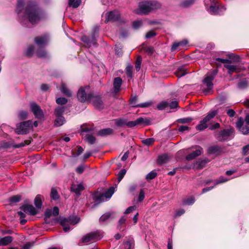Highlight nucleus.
<instances>
[{
    "label": "nucleus",
    "instance_id": "25",
    "mask_svg": "<svg viewBox=\"0 0 249 249\" xmlns=\"http://www.w3.org/2000/svg\"><path fill=\"white\" fill-rule=\"evenodd\" d=\"M13 238L11 236H7L0 239V246H6L11 243Z\"/></svg>",
    "mask_w": 249,
    "mask_h": 249
},
{
    "label": "nucleus",
    "instance_id": "59",
    "mask_svg": "<svg viewBox=\"0 0 249 249\" xmlns=\"http://www.w3.org/2000/svg\"><path fill=\"white\" fill-rule=\"evenodd\" d=\"M84 166L83 165H81L76 168V172L79 174H81L84 172Z\"/></svg>",
    "mask_w": 249,
    "mask_h": 249
},
{
    "label": "nucleus",
    "instance_id": "11",
    "mask_svg": "<svg viewBox=\"0 0 249 249\" xmlns=\"http://www.w3.org/2000/svg\"><path fill=\"white\" fill-rule=\"evenodd\" d=\"M97 33L94 31L89 36H84L81 37V40L87 47H90L96 45Z\"/></svg>",
    "mask_w": 249,
    "mask_h": 249
},
{
    "label": "nucleus",
    "instance_id": "22",
    "mask_svg": "<svg viewBox=\"0 0 249 249\" xmlns=\"http://www.w3.org/2000/svg\"><path fill=\"white\" fill-rule=\"evenodd\" d=\"M71 191L75 193L76 195L79 196L80 192L84 189L82 183H73L71 186Z\"/></svg>",
    "mask_w": 249,
    "mask_h": 249
},
{
    "label": "nucleus",
    "instance_id": "15",
    "mask_svg": "<svg viewBox=\"0 0 249 249\" xmlns=\"http://www.w3.org/2000/svg\"><path fill=\"white\" fill-rule=\"evenodd\" d=\"M49 40V36L47 35L36 37L35 39V43L40 48H42L46 46Z\"/></svg>",
    "mask_w": 249,
    "mask_h": 249
},
{
    "label": "nucleus",
    "instance_id": "1",
    "mask_svg": "<svg viewBox=\"0 0 249 249\" xmlns=\"http://www.w3.org/2000/svg\"><path fill=\"white\" fill-rule=\"evenodd\" d=\"M24 0H18L16 11L21 23L26 24L29 21L34 24L44 18V15L36 5L30 3L25 9L23 8Z\"/></svg>",
    "mask_w": 249,
    "mask_h": 249
},
{
    "label": "nucleus",
    "instance_id": "56",
    "mask_svg": "<svg viewBox=\"0 0 249 249\" xmlns=\"http://www.w3.org/2000/svg\"><path fill=\"white\" fill-rule=\"evenodd\" d=\"M239 130L243 134H247L249 133V127L248 126L243 125Z\"/></svg>",
    "mask_w": 249,
    "mask_h": 249
},
{
    "label": "nucleus",
    "instance_id": "19",
    "mask_svg": "<svg viewBox=\"0 0 249 249\" xmlns=\"http://www.w3.org/2000/svg\"><path fill=\"white\" fill-rule=\"evenodd\" d=\"M196 147L197 149L195 151L186 156V160H191L201 155L202 152V148L200 146H196Z\"/></svg>",
    "mask_w": 249,
    "mask_h": 249
},
{
    "label": "nucleus",
    "instance_id": "10",
    "mask_svg": "<svg viewBox=\"0 0 249 249\" xmlns=\"http://www.w3.org/2000/svg\"><path fill=\"white\" fill-rule=\"evenodd\" d=\"M217 73V71H213L212 72L207 73L203 82L207 86V89L204 91L207 94L213 88V81Z\"/></svg>",
    "mask_w": 249,
    "mask_h": 249
},
{
    "label": "nucleus",
    "instance_id": "35",
    "mask_svg": "<svg viewBox=\"0 0 249 249\" xmlns=\"http://www.w3.org/2000/svg\"><path fill=\"white\" fill-rule=\"evenodd\" d=\"M51 197L53 200H56L59 198V195L57 193L56 189L54 188H52L51 193Z\"/></svg>",
    "mask_w": 249,
    "mask_h": 249
},
{
    "label": "nucleus",
    "instance_id": "16",
    "mask_svg": "<svg viewBox=\"0 0 249 249\" xmlns=\"http://www.w3.org/2000/svg\"><path fill=\"white\" fill-rule=\"evenodd\" d=\"M54 115L56 117L54 125L56 126H59L62 125V107H58L56 108L54 111Z\"/></svg>",
    "mask_w": 249,
    "mask_h": 249
},
{
    "label": "nucleus",
    "instance_id": "46",
    "mask_svg": "<svg viewBox=\"0 0 249 249\" xmlns=\"http://www.w3.org/2000/svg\"><path fill=\"white\" fill-rule=\"evenodd\" d=\"M110 215L111 213H109L103 214L100 218V221L101 222H105L107 219L109 218Z\"/></svg>",
    "mask_w": 249,
    "mask_h": 249
},
{
    "label": "nucleus",
    "instance_id": "7",
    "mask_svg": "<svg viewBox=\"0 0 249 249\" xmlns=\"http://www.w3.org/2000/svg\"><path fill=\"white\" fill-rule=\"evenodd\" d=\"M80 221V217L75 215L70 216L68 218H63V231H69L73 229L71 226L77 224Z\"/></svg>",
    "mask_w": 249,
    "mask_h": 249
},
{
    "label": "nucleus",
    "instance_id": "41",
    "mask_svg": "<svg viewBox=\"0 0 249 249\" xmlns=\"http://www.w3.org/2000/svg\"><path fill=\"white\" fill-rule=\"evenodd\" d=\"M20 199L21 197L20 196H14L9 198V202L10 203H17L20 201Z\"/></svg>",
    "mask_w": 249,
    "mask_h": 249
},
{
    "label": "nucleus",
    "instance_id": "26",
    "mask_svg": "<svg viewBox=\"0 0 249 249\" xmlns=\"http://www.w3.org/2000/svg\"><path fill=\"white\" fill-rule=\"evenodd\" d=\"M169 159V157L167 154H163L160 156L157 160L158 163L159 164H162L167 162Z\"/></svg>",
    "mask_w": 249,
    "mask_h": 249
},
{
    "label": "nucleus",
    "instance_id": "36",
    "mask_svg": "<svg viewBox=\"0 0 249 249\" xmlns=\"http://www.w3.org/2000/svg\"><path fill=\"white\" fill-rule=\"evenodd\" d=\"M37 55L39 57L45 58L48 56V53L45 50L40 49L37 52Z\"/></svg>",
    "mask_w": 249,
    "mask_h": 249
},
{
    "label": "nucleus",
    "instance_id": "54",
    "mask_svg": "<svg viewBox=\"0 0 249 249\" xmlns=\"http://www.w3.org/2000/svg\"><path fill=\"white\" fill-rule=\"evenodd\" d=\"M144 197L145 194L144 191L142 189H141L138 196V201L139 202H142L144 199Z\"/></svg>",
    "mask_w": 249,
    "mask_h": 249
},
{
    "label": "nucleus",
    "instance_id": "12",
    "mask_svg": "<svg viewBox=\"0 0 249 249\" xmlns=\"http://www.w3.org/2000/svg\"><path fill=\"white\" fill-rule=\"evenodd\" d=\"M114 192L115 188L114 187H110L105 192V193L100 194L98 196H97L95 198V201L100 202L104 201L105 200V198L109 199L111 198Z\"/></svg>",
    "mask_w": 249,
    "mask_h": 249
},
{
    "label": "nucleus",
    "instance_id": "57",
    "mask_svg": "<svg viewBox=\"0 0 249 249\" xmlns=\"http://www.w3.org/2000/svg\"><path fill=\"white\" fill-rule=\"evenodd\" d=\"M136 209V206L135 205L132 206H130L127 208V209L125 210V211L124 212V213L125 214H128V213L132 212L133 211H134Z\"/></svg>",
    "mask_w": 249,
    "mask_h": 249
},
{
    "label": "nucleus",
    "instance_id": "17",
    "mask_svg": "<svg viewBox=\"0 0 249 249\" xmlns=\"http://www.w3.org/2000/svg\"><path fill=\"white\" fill-rule=\"evenodd\" d=\"M106 22L109 21H117L120 18V14L117 11H111L106 14Z\"/></svg>",
    "mask_w": 249,
    "mask_h": 249
},
{
    "label": "nucleus",
    "instance_id": "58",
    "mask_svg": "<svg viewBox=\"0 0 249 249\" xmlns=\"http://www.w3.org/2000/svg\"><path fill=\"white\" fill-rule=\"evenodd\" d=\"M137 97L136 96H132L129 100V102L130 104L132 105V107H133V105H137L138 104H136V102L137 101Z\"/></svg>",
    "mask_w": 249,
    "mask_h": 249
},
{
    "label": "nucleus",
    "instance_id": "18",
    "mask_svg": "<svg viewBox=\"0 0 249 249\" xmlns=\"http://www.w3.org/2000/svg\"><path fill=\"white\" fill-rule=\"evenodd\" d=\"M89 101L92 102V104L95 108L99 109L103 108V103L102 101L101 100L100 96H94L93 94L91 100Z\"/></svg>",
    "mask_w": 249,
    "mask_h": 249
},
{
    "label": "nucleus",
    "instance_id": "63",
    "mask_svg": "<svg viewBox=\"0 0 249 249\" xmlns=\"http://www.w3.org/2000/svg\"><path fill=\"white\" fill-rule=\"evenodd\" d=\"M33 245V243L31 242H27L24 244L20 249H31Z\"/></svg>",
    "mask_w": 249,
    "mask_h": 249
},
{
    "label": "nucleus",
    "instance_id": "53",
    "mask_svg": "<svg viewBox=\"0 0 249 249\" xmlns=\"http://www.w3.org/2000/svg\"><path fill=\"white\" fill-rule=\"evenodd\" d=\"M244 125V121L242 118L240 117L238 119L236 123V126L239 129Z\"/></svg>",
    "mask_w": 249,
    "mask_h": 249
},
{
    "label": "nucleus",
    "instance_id": "28",
    "mask_svg": "<svg viewBox=\"0 0 249 249\" xmlns=\"http://www.w3.org/2000/svg\"><path fill=\"white\" fill-rule=\"evenodd\" d=\"M187 73L185 66H181L178 69L176 75L178 77H182Z\"/></svg>",
    "mask_w": 249,
    "mask_h": 249
},
{
    "label": "nucleus",
    "instance_id": "38",
    "mask_svg": "<svg viewBox=\"0 0 249 249\" xmlns=\"http://www.w3.org/2000/svg\"><path fill=\"white\" fill-rule=\"evenodd\" d=\"M35 205L38 208H40L41 207L42 205L41 196L37 195L35 199Z\"/></svg>",
    "mask_w": 249,
    "mask_h": 249
},
{
    "label": "nucleus",
    "instance_id": "34",
    "mask_svg": "<svg viewBox=\"0 0 249 249\" xmlns=\"http://www.w3.org/2000/svg\"><path fill=\"white\" fill-rule=\"evenodd\" d=\"M169 103L167 101H162L157 105V108L159 110H163L168 107Z\"/></svg>",
    "mask_w": 249,
    "mask_h": 249
},
{
    "label": "nucleus",
    "instance_id": "21",
    "mask_svg": "<svg viewBox=\"0 0 249 249\" xmlns=\"http://www.w3.org/2000/svg\"><path fill=\"white\" fill-rule=\"evenodd\" d=\"M122 80L120 77H116L113 80V90L115 93H118L121 89L122 85Z\"/></svg>",
    "mask_w": 249,
    "mask_h": 249
},
{
    "label": "nucleus",
    "instance_id": "39",
    "mask_svg": "<svg viewBox=\"0 0 249 249\" xmlns=\"http://www.w3.org/2000/svg\"><path fill=\"white\" fill-rule=\"evenodd\" d=\"M248 86V82L246 79L241 80L238 84V87L240 89H245Z\"/></svg>",
    "mask_w": 249,
    "mask_h": 249
},
{
    "label": "nucleus",
    "instance_id": "64",
    "mask_svg": "<svg viewBox=\"0 0 249 249\" xmlns=\"http://www.w3.org/2000/svg\"><path fill=\"white\" fill-rule=\"evenodd\" d=\"M144 51L148 54L151 55L154 52V48L152 47H148L144 49Z\"/></svg>",
    "mask_w": 249,
    "mask_h": 249
},
{
    "label": "nucleus",
    "instance_id": "61",
    "mask_svg": "<svg viewBox=\"0 0 249 249\" xmlns=\"http://www.w3.org/2000/svg\"><path fill=\"white\" fill-rule=\"evenodd\" d=\"M28 113L25 111H21L19 113V117L21 119H25L27 116Z\"/></svg>",
    "mask_w": 249,
    "mask_h": 249
},
{
    "label": "nucleus",
    "instance_id": "45",
    "mask_svg": "<svg viewBox=\"0 0 249 249\" xmlns=\"http://www.w3.org/2000/svg\"><path fill=\"white\" fill-rule=\"evenodd\" d=\"M34 47L32 45H31V46H29L26 51V52H25V54L27 56H31L34 53Z\"/></svg>",
    "mask_w": 249,
    "mask_h": 249
},
{
    "label": "nucleus",
    "instance_id": "6",
    "mask_svg": "<svg viewBox=\"0 0 249 249\" xmlns=\"http://www.w3.org/2000/svg\"><path fill=\"white\" fill-rule=\"evenodd\" d=\"M103 237V232L101 231H96L90 232L84 236L79 243L81 245V243H87L90 242H94L100 240Z\"/></svg>",
    "mask_w": 249,
    "mask_h": 249
},
{
    "label": "nucleus",
    "instance_id": "55",
    "mask_svg": "<svg viewBox=\"0 0 249 249\" xmlns=\"http://www.w3.org/2000/svg\"><path fill=\"white\" fill-rule=\"evenodd\" d=\"M192 118L190 117L182 118L178 120V122L181 124H186L188 123H190L192 121Z\"/></svg>",
    "mask_w": 249,
    "mask_h": 249
},
{
    "label": "nucleus",
    "instance_id": "52",
    "mask_svg": "<svg viewBox=\"0 0 249 249\" xmlns=\"http://www.w3.org/2000/svg\"><path fill=\"white\" fill-rule=\"evenodd\" d=\"M229 180V178H224L223 177H220L219 178V179H218L217 180H216L215 181V185H217V184H220V183L225 182Z\"/></svg>",
    "mask_w": 249,
    "mask_h": 249
},
{
    "label": "nucleus",
    "instance_id": "51",
    "mask_svg": "<svg viewBox=\"0 0 249 249\" xmlns=\"http://www.w3.org/2000/svg\"><path fill=\"white\" fill-rule=\"evenodd\" d=\"M132 67L131 65L127 66L126 68V73L127 76L130 78L132 77Z\"/></svg>",
    "mask_w": 249,
    "mask_h": 249
},
{
    "label": "nucleus",
    "instance_id": "2",
    "mask_svg": "<svg viewBox=\"0 0 249 249\" xmlns=\"http://www.w3.org/2000/svg\"><path fill=\"white\" fill-rule=\"evenodd\" d=\"M160 7V3L157 1H143L140 3L139 7L136 13L139 15H146Z\"/></svg>",
    "mask_w": 249,
    "mask_h": 249
},
{
    "label": "nucleus",
    "instance_id": "8",
    "mask_svg": "<svg viewBox=\"0 0 249 249\" xmlns=\"http://www.w3.org/2000/svg\"><path fill=\"white\" fill-rule=\"evenodd\" d=\"M217 111L212 110L208 113L207 115L203 120L200 121L199 124L196 125V129L198 130H203L208 127L207 123L217 114Z\"/></svg>",
    "mask_w": 249,
    "mask_h": 249
},
{
    "label": "nucleus",
    "instance_id": "23",
    "mask_svg": "<svg viewBox=\"0 0 249 249\" xmlns=\"http://www.w3.org/2000/svg\"><path fill=\"white\" fill-rule=\"evenodd\" d=\"M24 212L28 213L32 215H35L37 214V212L32 205H27L21 207Z\"/></svg>",
    "mask_w": 249,
    "mask_h": 249
},
{
    "label": "nucleus",
    "instance_id": "30",
    "mask_svg": "<svg viewBox=\"0 0 249 249\" xmlns=\"http://www.w3.org/2000/svg\"><path fill=\"white\" fill-rule=\"evenodd\" d=\"M220 151V147L218 145H213L208 149V152L210 154H215Z\"/></svg>",
    "mask_w": 249,
    "mask_h": 249
},
{
    "label": "nucleus",
    "instance_id": "31",
    "mask_svg": "<svg viewBox=\"0 0 249 249\" xmlns=\"http://www.w3.org/2000/svg\"><path fill=\"white\" fill-rule=\"evenodd\" d=\"M81 3V0H69V5L73 8H76Z\"/></svg>",
    "mask_w": 249,
    "mask_h": 249
},
{
    "label": "nucleus",
    "instance_id": "29",
    "mask_svg": "<svg viewBox=\"0 0 249 249\" xmlns=\"http://www.w3.org/2000/svg\"><path fill=\"white\" fill-rule=\"evenodd\" d=\"M84 139L88 143L90 144L94 143L96 140L95 137L94 136L89 134H86L84 137Z\"/></svg>",
    "mask_w": 249,
    "mask_h": 249
},
{
    "label": "nucleus",
    "instance_id": "49",
    "mask_svg": "<svg viewBox=\"0 0 249 249\" xmlns=\"http://www.w3.org/2000/svg\"><path fill=\"white\" fill-rule=\"evenodd\" d=\"M195 199L193 197L187 198L184 200L183 204L187 205H191L194 203Z\"/></svg>",
    "mask_w": 249,
    "mask_h": 249
},
{
    "label": "nucleus",
    "instance_id": "40",
    "mask_svg": "<svg viewBox=\"0 0 249 249\" xmlns=\"http://www.w3.org/2000/svg\"><path fill=\"white\" fill-rule=\"evenodd\" d=\"M126 120L124 119H118L115 121V124L118 126H123L126 125Z\"/></svg>",
    "mask_w": 249,
    "mask_h": 249
},
{
    "label": "nucleus",
    "instance_id": "44",
    "mask_svg": "<svg viewBox=\"0 0 249 249\" xmlns=\"http://www.w3.org/2000/svg\"><path fill=\"white\" fill-rule=\"evenodd\" d=\"M157 176V173L154 171H152L150 173H149L146 176V179L147 180H151L154 179Z\"/></svg>",
    "mask_w": 249,
    "mask_h": 249
},
{
    "label": "nucleus",
    "instance_id": "9",
    "mask_svg": "<svg viewBox=\"0 0 249 249\" xmlns=\"http://www.w3.org/2000/svg\"><path fill=\"white\" fill-rule=\"evenodd\" d=\"M32 125V123L30 121L23 122L17 124L15 131L18 134H27L31 128Z\"/></svg>",
    "mask_w": 249,
    "mask_h": 249
},
{
    "label": "nucleus",
    "instance_id": "47",
    "mask_svg": "<svg viewBox=\"0 0 249 249\" xmlns=\"http://www.w3.org/2000/svg\"><path fill=\"white\" fill-rule=\"evenodd\" d=\"M126 174V170L124 169H122L118 174V180L120 182Z\"/></svg>",
    "mask_w": 249,
    "mask_h": 249
},
{
    "label": "nucleus",
    "instance_id": "27",
    "mask_svg": "<svg viewBox=\"0 0 249 249\" xmlns=\"http://www.w3.org/2000/svg\"><path fill=\"white\" fill-rule=\"evenodd\" d=\"M113 130L110 128L101 129L98 132V134L101 136H106L112 133Z\"/></svg>",
    "mask_w": 249,
    "mask_h": 249
},
{
    "label": "nucleus",
    "instance_id": "20",
    "mask_svg": "<svg viewBox=\"0 0 249 249\" xmlns=\"http://www.w3.org/2000/svg\"><path fill=\"white\" fill-rule=\"evenodd\" d=\"M188 42L186 39H183L180 41L174 42L172 46L171 51L174 52L177 50H179L182 47L185 46Z\"/></svg>",
    "mask_w": 249,
    "mask_h": 249
},
{
    "label": "nucleus",
    "instance_id": "33",
    "mask_svg": "<svg viewBox=\"0 0 249 249\" xmlns=\"http://www.w3.org/2000/svg\"><path fill=\"white\" fill-rule=\"evenodd\" d=\"M63 95H65L68 97H71L72 95L71 91L64 84H63Z\"/></svg>",
    "mask_w": 249,
    "mask_h": 249
},
{
    "label": "nucleus",
    "instance_id": "62",
    "mask_svg": "<svg viewBox=\"0 0 249 249\" xmlns=\"http://www.w3.org/2000/svg\"><path fill=\"white\" fill-rule=\"evenodd\" d=\"M168 107L172 109L178 107V103L177 101H172L170 103H169Z\"/></svg>",
    "mask_w": 249,
    "mask_h": 249
},
{
    "label": "nucleus",
    "instance_id": "13",
    "mask_svg": "<svg viewBox=\"0 0 249 249\" xmlns=\"http://www.w3.org/2000/svg\"><path fill=\"white\" fill-rule=\"evenodd\" d=\"M30 107L31 111L33 112L36 118L38 119H41L43 117L44 114L43 111L36 103H31L30 104Z\"/></svg>",
    "mask_w": 249,
    "mask_h": 249
},
{
    "label": "nucleus",
    "instance_id": "3",
    "mask_svg": "<svg viewBox=\"0 0 249 249\" xmlns=\"http://www.w3.org/2000/svg\"><path fill=\"white\" fill-rule=\"evenodd\" d=\"M204 4L208 12L211 15H221L226 10L224 6L214 0H204Z\"/></svg>",
    "mask_w": 249,
    "mask_h": 249
},
{
    "label": "nucleus",
    "instance_id": "43",
    "mask_svg": "<svg viewBox=\"0 0 249 249\" xmlns=\"http://www.w3.org/2000/svg\"><path fill=\"white\" fill-rule=\"evenodd\" d=\"M152 104L151 101H148L145 103L138 104L137 105H133L134 107H150Z\"/></svg>",
    "mask_w": 249,
    "mask_h": 249
},
{
    "label": "nucleus",
    "instance_id": "48",
    "mask_svg": "<svg viewBox=\"0 0 249 249\" xmlns=\"http://www.w3.org/2000/svg\"><path fill=\"white\" fill-rule=\"evenodd\" d=\"M142 142L145 145L149 146L155 142V140L154 138H150L143 140Z\"/></svg>",
    "mask_w": 249,
    "mask_h": 249
},
{
    "label": "nucleus",
    "instance_id": "24",
    "mask_svg": "<svg viewBox=\"0 0 249 249\" xmlns=\"http://www.w3.org/2000/svg\"><path fill=\"white\" fill-rule=\"evenodd\" d=\"M134 242L133 240L124 241L120 249H134Z\"/></svg>",
    "mask_w": 249,
    "mask_h": 249
},
{
    "label": "nucleus",
    "instance_id": "42",
    "mask_svg": "<svg viewBox=\"0 0 249 249\" xmlns=\"http://www.w3.org/2000/svg\"><path fill=\"white\" fill-rule=\"evenodd\" d=\"M142 61V57L141 56H139L136 59V63H135V69H136V71H139L140 70Z\"/></svg>",
    "mask_w": 249,
    "mask_h": 249
},
{
    "label": "nucleus",
    "instance_id": "60",
    "mask_svg": "<svg viewBox=\"0 0 249 249\" xmlns=\"http://www.w3.org/2000/svg\"><path fill=\"white\" fill-rule=\"evenodd\" d=\"M156 35V33L154 32L153 31H150L147 33V34L145 35V37L146 38H150L154 36H155Z\"/></svg>",
    "mask_w": 249,
    "mask_h": 249
},
{
    "label": "nucleus",
    "instance_id": "4",
    "mask_svg": "<svg viewBox=\"0 0 249 249\" xmlns=\"http://www.w3.org/2000/svg\"><path fill=\"white\" fill-rule=\"evenodd\" d=\"M234 130L232 128L225 129L214 132L215 138L219 142L229 141L233 137Z\"/></svg>",
    "mask_w": 249,
    "mask_h": 249
},
{
    "label": "nucleus",
    "instance_id": "5",
    "mask_svg": "<svg viewBox=\"0 0 249 249\" xmlns=\"http://www.w3.org/2000/svg\"><path fill=\"white\" fill-rule=\"evenodd\" d=\"M89 86L81 87L77 92L78 100L81 102L91 101L93 94L89 92Z\"/></svg>",
    "mask_w": 249,
    "mask_h": 249
},
{
    "label": "nucleus",
    "instance_id": "32",
    "mask_svg": "<svg viewBox=\"0 0 249 249\" xmlns=\"http://www.w3.org/2000/svg\"><path fill=\"white\" fill-rule=\"evenodd\" d=\"M224 67L228 70L229 73H231L233 72H238L239 71L237 68V67L236 66L234 65H225Z\"/></svg>",
    "mask_w": 249,
    "mask_h": 249
},
{
    "label": "nucleus",
    "instance_id": "50",
    "mask_svg": "<svg viewBox=\"0 0 249 249\" xmlns=\"http://www.w3.org/2000/svg\"><path fill=\"white\" fill-rule=\"evenodd\" d=\"M142 24L141 20H136L133 22L132 26L134 29H137L140 28Z\"/></svg>",
    "mask_w": 249,
    "mask_h": 249
},
{
    "label": "nucleus",
    "instance_id": "37",
    "mask_svg": "<svg viewBox=\"0 0 249 249\" xmlns=\"http://www.w3.org/2000/svg\"><path fill=\"white\" fill-rule=\"evenodd\" d=\"M195 0H186L181 3V6L184 8H187L194 4Z\"/></svg>",
    "mask_w": 249,
    "mask_h": 249
},
{
    "label": "nucleus",
    "instance_id": "14",
    "mask_svg": "<svg viewBox=\"0 0 249 249\" xmlns=\"http://www.w3.org/2000/svg\"><path fill=\"white\" fill-rule=\"evenodd\" d=\"M149 120L144 119L142 117H140L134 121H126V126L128 127H132L136 125H141L142 124H148Z\"/></svg>",
    "mask_w": 249,
    "mask_h": 249
}]
</instances>
